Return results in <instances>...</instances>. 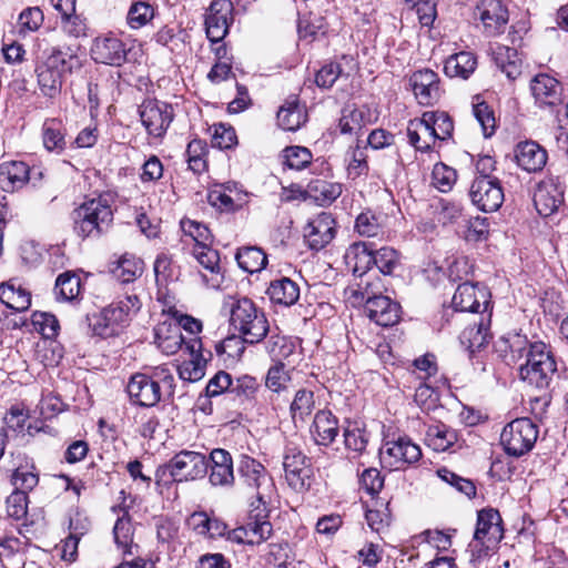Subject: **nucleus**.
Masks as SVG:
<instances>
[{
  "mask_svg": "<svg viewBox=\"0 0 568 568\" xmlns=\"http://www.w3.org/2000/svg\"><path fill=\"white\" fill-rule=\"evenodd\" d=\"M251 545L261 544L272 535V525L268 520V504L274 495V484L260 463L251 459Z\"/></svg>",
  "mask_w": 568,
  "mask_h": 568,
  "instance_id": "1",
  "label": "nucleus"
},
{
  "mask_svg": "<svg viewBox=\"0 0 568 568\" xmlns=\"http://www.w3.org/2000/svg\"><path fill=\"white\" fill-rule=\"evenodd\" d=\"M79 67L75 55L58 48L45 50L41 57H38L34 68L41 92L49 98L58 95L64 74L71 73Z\"/></svg>",
  "mask_w": 568,
  "mask_h": 568,
  "instance_id": "2",
  "label": "nucleus"
},
{
  "mask_svg": "<svg viewBox=\"0 0 568 568\" xmlns=\"http://www.w3.org/2000/svg\"><path fill=\"white\" fill-rule=\"evenodd\" d=\"M74 233L81 239H99L113 222L109 199L100 195L85 200L71 213Z\"/></svg>",
  "mask_w": 568,
  "mask_h": 568,
  "instance_id": "3",
  "label": "nucleus"
},
{
  "mask_svg": "<svg viewBox=\"0 0 568 568\" xmlns=\"http://www.w3.org/2000/svg\"><path fill=\"white\" fill-rule=\"evenodd\" d=\"M556 372V361L548 346L542 342L532 343L526 352L525 364L519 366L520 378L536 388L545 389Z\"/></svg>",
  "mask_w": 568,
  "mask_h": 568,
  "instance_id": "4",
  "label": "nucleus"
},
{
  "mask_svg": "<svg viewBox=\"0 0 568 568\" xmlns=\"http://www.w3.org/2000/svg\"><path fill=\"white\" fill-rule=\"evenodd\" d=\"M369 283L363 286V281L357 284V288H352V297L356 302H365V312L371 321L379 326L388 327L398 323L400 317V306L388 296L375 295L369 291Z\"/></svg>",
  "mask_w": 568,
  "mask_h": 568,
  "instance_id": "5",
  "label": "nucleus"
},
{
  "mask_svg": "<svg viewBox=\"0 0 568 568\" xmlns=\"http://www.w3.org/2000/svg\"><path fill=\"white\" fill-rule=\"evenodd\" d=\"M538 433V427L531 419L516 418L504 427L500 434V444L507 455L520 457L532 449Z\"/></svg>",
  "mask_w": 568,
  "mask_h": 568,
  "instance_id": "6",
  "label": "nucleus"
},
{
  "mask_svg": "<svg viewBox=\"0 0 568 568\" xmlns=\"http://www.w3.org/2000/svg\"><path fill=\"white\" fill-rule=\"evenodd\" d=\"M283 468L288 486L297 493L311 487L313 468L311 459L296 446L287 445L283 456Z\"/></svg>",
  "mask_w": 568,
  "mask_h": 568,
  "instance_id": "7",
  "label": "nucleus"
},
{
  "mask_svg": "<svg viewBox=\"0 0 568 568\" xmlns=\"http://www.w3.org/2000/svg\"><path fill=\"white\" fill-rule=\"evenodd\" d=\"M501 521L500 514L496 509L488 508L478 511L474 542L470 545L476 549L478 556L486 555L503 539Z\"/></svg>",
  "mask_w": 568,
  "mask_h": 568,
  "instance_id": "8",
  "label": "nucleus"
},
{
  "mask_svg": "<svg viewBox=\"0 0 568 568\" xmlns=\"http://www.w3.org/2000/svg\"><path fill=\"white\" fill-rule=\"evenodd\" d=\"M381 462L390 470L405 469L408 465L417 463L422 457L420 447L407 436L387 440L379 452Z\"/></svg>",
  "mask_w": 568,
  "mask_h": 568,
  "instance_id": "9",
  "label": "nucleus"
},
{
  "mask_svg": "<svg viewBox=\"0 0 568 568\" xmlns=\"http://www.w3.org/2000/svg\"><path fill=\"white\" fill-rule=\"evenodd\" d=\"M247 318L248 313L241 301H239L231 310L230 323L234 332L216 346L217 353L226 354L232 358L241 357L244 354L246 343L244 336L248 334Z\"/></svg>",
  "mask_w": 568,
  "mask_h": 568,
  "instance_id": "10",
  "label": "nucleus"
},
{
  "mask_svg": "<svg viewBox=\"0 0 568 568\" xmlns=\"http://www.w3.org/2000/svg\"><path fill=\"white\" fill-rule=\"evenodd\" d=\"M209 466L210 463L203 454L181 450L172 457L166 467L175 481H187L203 478Z\"/></svg>",
  "mask_w": 568,
  "mask_h": 568,
  "instance_id": "11",
  "label": "nucleus"
},
{
  "mask_svg": "<svg viewBox=\"0 0 568 568\" xmlns=\"http://www.w3.org/2000/svg\"><path fill=\"white\" fill-rule=\"evenodd\" d=\"M469 196L471 203L483 212H495L504 202V191L497 178H475Z\"/></svg>",
  "mask_w": 568,
  "mask_h": 568,
  "instance_id": "12",
  "label": "nucleus"
},
{
  "mask_svg": "<svg viewBox=\"0 0 568 568\" xmlns=\"http://www.w3.org/2000/svg\"><path fill=\"white\" fill-rule=\"evenodd\" d=\"M233 21V3L230 0H213L204 14V26L211 43H219L229 33Z\"/></svg>",
  "mask_w": 568,
  "mask_h": 568,
  "instance_id": "13",
  "label": "nucleus"
},
{
  "mask_svg": "<svg viewBox=\"0 0 568 568\" xmlns=\"http://www.w3.org/2000/svg\"><path fill=\"white\" fill-rule=\"evenodd\" d=\"M142 124L154 138H162L173 121V109L170 104L158 100H145L139 108Z\"/></svg>",
  "mask_w": 568,
  "mask_h": 568,
  "instance_id": "14",
  "label": "nucleus"
},
{
  "mask_svg": "<svg viewBox=\"0 0 568 568\" xmlns=\"http://www.w3.org/2000/svg\"><path fill=\"white\" fill-rule=\"evenodd\" d=\"M489 297L485 286L465 282L456 288L452 305L459 312L483 313L488 310Z\"/></svg>",
  "mask_w": 568,
  "mask_h": 568,
  "instance_id": "15",
  "label": "nucleus"
},
{
  "mask_svg": "<svg viewBox=\"0 0 568 568\" xmlns=\"http://www.w3.org/2000/svg\"><path fill=\"white\" fill-rule=\"evenodd\" d=\"M129 53L122 40L111 34L97 37L91 47V57L95 62L113 67L129 61Z\"/></svg>",
  "mask_w": 568,
  "mask_h": 568,
  "instance_id": "16",
  "label": "nucleus"
},
{
  "mask_svg": "<svg viewBox=\"0 0 568 568\" xmlns=\"http://www.w3.org/2000/svg\"><path fill=\"white\" fill-rule=\"evenodd\" d=\"M535 104L541 109H554L562 102V87L560 82L547 73H538L529 84Z\"/></svg>",
  "mask_w": 568,
  "mask_h": 568,
  "instance_id": "17",
  "label": "nucleus"
},
{
  "mask_svg": "<svg viewBox=\"0 0 568 568\" xmlns=\"http://www.w3.org/2000/svg\"><path fill=\"white\" fill-rule=\"evenodd\" d=\"M126 392L132 403L142 407H153L162 398L161 388L151 374H134L126 385Z\"/></svg>",
  "mask_w": 568,
  "mask_h": 568,
  "instance_id": "18",
  "label": "nucleus"
},
{
  "mask_svg": "<svg viewBox=\"0 0 568 568\" xmlns=\"http://www.w3.org/2000/svg\"><path fill=\"white\" fill-rule=\"evenodd\" d=\"M335 236V220L329 213H321L304 227V239L308 247L318 251Z\"/></svg>",
  "mask_w": 568,
  "mask_h": 568,
  "instance_id": "19",
  "label": "nucleus"
},
{
  "mask_svg": "<svg viewBox=\"0 0 568 568\" xmlns=\"http://www.w3.org/2000/svg\"><path fill=\"white\" fill-rule=\"evenodd\" d=\"M410 84L416 99L423 105H430L440 97L438 74L430 69L414 72Z\"/></svg>",
  "mask_w": 568,
  "mask_h": 568,
  "instance_id": "20",
  "label": "nucleus"
},
{
  "mask_svg": "<svg viewBox=\"0 0 568 568\" xmlns=\"http://www.w3.org/2000/svg\"><path fill=\"white\" fill-rule=\"evenodd\" d=\"M515 160L521 170L528 173H537L545 168L548 154L540 144L529 140L516 145Z\"/></svg>",
  "mask_w": 568,
  "mask_h": 568,
  "instance_id": "21",
  "label": "nucleus"
},
{
  "mask_svg": "<svg viewBox=\"0 0 568 568\" xmlns=\"http://www.w3.org/2000/svg\"><path fill=\"white\" fill-rule=\"evenodd\" d=\"M488 34L497 33L508 21V11L500 0H481L474 11Z\"/></svg>",
  "mask_w": 568,
  "mask_h": 568,
  "instance_id": "22",
  "label": "nucleus"
},
{
  "mask_svg": "<svg viewBox=\"0 0 568 568\" xmlns=\"http://www.w3.org/2000/svg\"><path fill=\"white\" fill-rule=\"evenodd\" d=\"M33 171L21 161H7L0 163V189L4 192H14L21 189Z\"/></svg>",
  "mask_w": 568,
  "mask_h": 568,
  "instance_id": "23",
  "label": "nucleus"
},
{
  "mask_svg": "<svg viewBox=\"0 0 568 568\" xmlns=\"http://www.w3.org/2000/svg\"><path fill=\"white\" fill-rule=\"evenodd\" d=\"M374 261V250L366 242L353 243L345 253L346 265L359 277L372 268Z\"/></svg>",
  "mask_w": 568,
  "mask_h": 568,
  "instance_id": "24",
  "label": "nucleus"
},
{
  "mask_svg": "<svg viewBox=\"0 0 568 568\" xmlns=\"http://www.w3.org/2000/svg\"><path fill=\"white\" fill-rule=\"evenodd\" d=\"M337 418L329 410H318L315 414L311 434L317 445L328 446L338 435Z\"/></svg>",
  "mask_w": 568,
  "mask_h": 568,
  "instance_id": "25",
  "label": "nucleus"
},
{
  "mask_svg": "<svg viewBox=\"0 0 568 568\" xmlns=\"http://www.w3.org/2000/svg\"><path fill=\"white\" fill-rule=\"evenodd\" d=\"M211 473L210 481L214 486H225L232 484L233 464L229 452L224 449H213L210 454Z\"/></svg>",
  "mask_w": 568,
  "mask_h": 568,
  "instance_id": "26",
  "label": "nucleus"
},
{
  "mask_svg": "<svg viewBox=\"0 0 568 568\" xmlns=\"http://www.w3.org/2000/svg\"><path fill=\"white\" fill-rule=\"evenodd\" d=\"M307 120L305 106L296 98L285 101L277 112L278 125L285 131L298 130Z\"/></svg>",
  "mask_w": 568,
  "mask_h": 568,
  "instance_id": "27",
  "label": "nucleus"
},
{
  "mask_svg": "<svg viewBox=\"0 0 568 568\" xmlns=\"http://www.w3.org/2000/svg\"><path fill=\"white\" fill-rule=\"evenodd\" d=\"M343 192V185L337 182L315 179L312 180L304 192L306 196L313 199L318 205H328L333 203Z\"/></svg>",
  "mask_w": 568,
  "mask_h": 568,
  "instance_id": "28",
  "label": "nucleus"
},
{
  "mask_svg": "<svg viewBox=\"0 0 568 568\" xmlns=\"http://www.w3.org/2000/svg\"><path fill=\"white\" fill-rule=\"evenodd\" d=\"M534 203L540 215L549 216L562 203V194L554 184L541 183L534 194Z\"/></svg>",
  "mask_w": 568,
  "mask_h": 568,
  "instance_id": "29",
  "label": "nucleus"
},
{
  "mask_svg": "<svg viewBox=\"0 0 568 568\" xmlns=\"http://www.w3.org/2000/svg\"><path fill=\"white\" fill-rule=\"evenodd\" d=\"M266 293L273 303L283 306H292L300 298V286L291 278L282 277L273 281Z\"/></svg>",
  "mask_w": 568,
  "mask_h": 568,
  "instance_id": "30",
  "label": "nucleus"
},
{
  "mask_svg": "<svg viewBox=\"0 0 568 568\" xmlns=\"http://www.w3.org/2000/svg\"><path fill=\"white\" fill-rule=\"evenodd\" d=\"M155 344L163 354H175L184 344L180 326L176 324H160L155 328Z\"/></svg>",
  "mask_w": 568,
  "mask_h": 568,
  "instance_id": "31",
  "label": "nucleus"
},
{
  "mask_svg": "<svg viewBox=\"0 0 568 568\" xmlns=\"http://www.w3.org/2000/svg\"><path fill=\"white\" fill-rule=\"evenodd\" d=\"M494 61L498 69L510 79H517L521 73L520 59L514 48L497 45L494 49Z\"/></svg>",
  "mask_w": 568,
  "mask_h": 568,
  "instance_id": "32",
  "label": "nucleus"
},
{
  "mask_svg": "<svg viewBox=\"0 0 568 568\" xmlns=\"http://www.w3.org/2000/svg\"><path fill=\"white\" fill-rule=\"evenodd\" d=\"M407 138L409 143L420 152L430 151L437 140L422 118L409 121L407 125Z\"/></svg>",
  "mask_w": 568,
  "mask_h": 568,
  "instance_id": "33",
  "label": "nucleus"
},
{
  "mask_svg": "<svg viewBox=\"0 0 568 568\" xmlns=\"http://www.w3.org/2000/svg\"><path fill=\"white\" fill-rule=\"evenodd\" d=\"M477 60L471 52L462 51L450 55L444 65L446 75L467 79L476 69Z\"/></svg>",
  "mask_w": 568,
  "mask_h": 568,
  "instance_id": "34",
  "label": "nucleus"
},
{
  "mask_svg": "<svg viewBox=\"0 0 568 568\" xmlns=\"http://www.w3.org/2000/svg\"><path fill=\"white\" fill-rule=\"evenodd\" d=\"M489 339V327L481 318L468 325L460 334L459 341L463 346L470 353L481 349Z\"/></svg>",
  "mask_w": 568,
  "mask_h": 568,
  "instance_id": "35",
  "label": "nucleus"
},
{
  "mask_svg": "<svg viewBox=\"0 0 568 568\" xmlns=\"http://www.w3.org/2000/svg\"><path fill=\"white\" fill-rule=\"evenodd\" d=\"M368 122L367 110L346 105L342 110L338 128L342 134H357Z\"/></svg>",
  "mask_w": 568,
  "mask_h": 568,
  "instance_id": "36",
  "label": "nucleus"
},
{
  "mask_svg": "<svg viewBox=\"0 0 568 568\" xmlns=\"http://www.w3.org/2000/svg\"><path fill=\"white\" fill-rule=\"evenodd\" d=\"M0 301L16 312L27 311L31 304L30 293L22 287H14L11 284L0 286Z\"/></svg>",
  "mask_w": 568,
  "mask_h": 568,
  "instance_id": "37",
  "label": "nucleus"
},
{
  "mask_svg": "<svg viewBox=\"0 0 568 568\" xmlns=\"http://www.w3.org/2000/svg\"><path fill=\"white\" fill-rule=\"evenodd\" d=\"M422 119L437 140H446L452 136L454 124L446 112L427 111L423 113Z\"/></svg>",
  "mask_w": 568,
  "mask_h": 568,
  "instance_id": "38",
  "label": "nucleus"
},
{
  "mask_svg": "<svg viewBox=\"0 0 568 568\" xmlns=\"http://www.w3.org/2000/svg\"><path fill=\"white\" fill-rule=\"evenodd\" d=\"M426 437L428 445L436 452L447 450L457 440L456 432L444 424L429 426Z\"/></svg>",
  "mask_w": 568,
  "mask_h": 568,
  "instance_id": "39",
  "label": "nucleus"
},
{
  "mask_svg": "<svg viewBox=\"0 0 568 568\" xmlns=\"http://www.w3.org/2000/svg\"><path fill=\"white\" fill-rule=\"evenodd\" d=\"M193 256L205 270L215 275L212 277L210 286L217 287L220 285L217 275L221 271L219 252L212 248L211 245L199 246L193 248Z\"/></svg>",
  "mask_w": 568,
  "mask_h": 568,
  "instance_id": "40",
  "label": "nucleus"
},
{
  "mask_svg": "<svg viewBox=\"0 0 568 568\" xmlns=\"http://www.w3.org/2000/svg\"><path fill=\"white\" fill-rule=\"evenodd\" d=\"M143 270L144 262L126 253L119 260L114 274L122 283H131L142 275Z\"/></svg>",
  "mask_w": 568,
  "mask_h": 568,
  "instance_id": "41",
  "label": "nucleus"
},
{
  "mask_svg": "<svg viewBox=\"0 0 568 568\" xmlns=\"http://www.w3.org/2000/svg\"><path fill=\"white\" fill-rule=\"evenodd\" d=\"M281 159L285 169L301 171L312 163L313 155L307 148L293 145L282 151Z\"/></svg>",
  "mask_w": 568,
  "mask_h": 568,
  "instance_id": "42",
  "label": "nucleus"
},
{
  "mask_svg": "<svg viewBox=\"0 0 568 568\" xmlns=\"http://www.w3.org/2000/svg\"><path fill=\"white\" fill-rule=\"evenodd\" d=\"M81 290V280L73 272H64L55 280V294L63 301H73L78 297Z\"/></svg>",
  "mask_w": 568,
  "mask_h": 568,
  "instance_id": "43",
  "label": "nucleus"
},
{
  "mask_svg": "<svg viewBox=\"0 0 568 568\" xmlns=\"http://www.w3.org/2000/svg\"><path fill=\"white\" fill-rule=\"evenodd\" d=\"M42 138L44 148L50 152L60 153L65 146L61 123L54 119L44 122Z\"/></svg>",
  "mask_w": 568,
  "mask_h": 568,
  "instance_id": "44",
  "label": "nucleus"
},
{
  "mask_svg": "<svg viewBox=\"0 0 568 568\" xmlns=\"http://www.w3.org/2000/svg\"><path fill=\"white\" fill-rule=\"evenodd\" d=\"M141 308V301L136 294H128L116 304H111L106 307V315L111 316L113 321H125L131 314L138 313Z\"/></svg>",
  "mask_w": 568,
  "mask_h": 568,
  "instance_id": "45",
  "label": "nucleus"
},
{
  "mask_svg": "<svg viewBox=\"0 0 568 568\" xmlns=\"http://www.w3.org/2000/svg\"><path fill=\"white\" fill-rule=\"evenodd\" d=\"M207 145L200 139L192 140L186 148L189 169L194 173H202L206 170Z\"/></svg>",
  "mask_w": 568,
  "mask_h": 568,
  "instance_id": "46",
  "label": "nucleus"
},
{
  "mask_svg": "<svg viewBox=\"0 0 568 568\" xmlns=\"http://www.w3.org/2000/svg\"><path fill=\"white\" fill-rule=\"evenodd\" d=\"M180 224L184 235L195 242L194 247L212 244L213 235L205 224L191 219H183Z\"/></svg>",
  "mask_w": 568,
  "mask_h": 568,
  "instance_id": "47",
  "label": "nucleus"
},
{
  "mask_svg": "<svg viewBox=\"0 0 568 568\" xmlns=\"http://www.w3.org/2000/svg\"><path fill=\"white\" fill-rule=\"evenodd\" d=\"M153 17V7L146 1L139 0L131 4L126 14V22L131 29H140L146 26Z\"/></svg>",
  "mask_w": 568,
  "mask_h": 568,
  "instance_id": "48",
  "label": "nucleus"
},
{
  "mask_svg": "<svg viewBox=\"0 0 568 568\" xmlns=\"http://www.w3.org/2000/svg\"><path fill=\"white\" fill-rule=\"evenodd\" d=\"M114 541L124 554H132L133 547V526L130 517L123 515L120 517L113 528Z\"/></svg>",
  "mask_w": 568,
  "mask_h": 568,
  "instance_id": "49",
  "label": "nucleus"
},
{
  "mask_svg": "<svg viewBox=\"0 0 568 568\" xmlns=\"http://www.w3.org/2000/svg\"><path fill=\"white\" fill-rule=\"evenodd\" d=\"M206 361L203 356H195L189 361H184L178 366L179 377L185 382H197L205 375Z\"/></svg>",
  "mask_w": 568,
  "mask_h": 568,
  "instance_id": "50",
  "label": "nucleus"
},
{
  "mask_svg": "<svg viewBox=\"0 0 568 568\" xmlns=\"http://www.w3.org/2000/svg\"><path fill=\"white\" fill-rule=\"evenodd\" d=\"M457 180L456 171L444 164L436 163L432 172V183L440 192H448L453 189Z\"/></svg>",
  "mask_w": 568,
  "mask_h": 568,
  "instance_id": "51",
  "label": "nucleus"
},
{
  "mask_svg": "<svg viewBox=\"0 0 568 568\" xmlns=\"http://www.w3.org/2000/svg\"><path fill=\"white\" fill-rule=\"evenodd\" d=\"M44 21V16L39 7H30L24 9L18 18L19 32L26 34L27 32H34L39 30Z\"/></svg>",
  "mask_w": 568,
  "mask_h": 568,
  "instance_id": "52",
  "label": "nucleus"
},
{
  "mask_svg": "<svg viewBox=\"0 0 568 568\" xmlns=\"http://www.w3.org/2000/svg\"><path fill=\"white\" fill-rule=\"evenodd\" d=\"M342 78H347V74L342 69L338 62H331L323 65L316 73L315 82L322 89H329L333 84Z\"/></svg>",
  "mask_w": 568,
  "mask_h": 568,
  "instance_id": "53",
  "label": "nucleus"
},
{
  "mask_svg": "<svg viewBox=\"0 0 568 568\" xmlns=\"http://www.w3.org/2000/svg\"><path fill=\"white\" fill-rule=\"evenodd\" d=\"M374 265L385 275L392 274L399 264L397 251L387 246L374 251Z\"/></svg>",
  "mask_w": 568,
  "mask_h": 568,
  "instance_id": "54",
  "label": "nucleus"
},
{
  "mask_svg": "<svg viewBox=\"0 0 568 568\" xmlns=\"http://www.w3.org/2000/svg\"><path fill=\"white\" fill-rule=\"evenodd\" d=\"M315 408L314 394L311 390L300 389L296 392L294 400L291 404L293 418L300 416L301 419L307 417Z\"/></svg>",
  "mask_w": 568,
  "mask_h": 568,
  "instance_id": "55",
  "label": "nucleus"
},
{
  "mask_svg": "<svg viewBox=\"0 0 568 568\" xmlns=\"http://www.w3.org/2000/svg\"><path fill=\"white\" fill-rule=\"evenodd\" d=\"M438 476L448 485L456 488L457 491L465 494L467 497L476 495V487L470 479L464 478L447 468L437 470Z\"/></svg>",
  "mask_w": 568,
  "mask_h": 568,
  "instance_id": "56",
  "label": "nucleus"
},
{
  "mask_svg": "<svg viewBox=\"0 0 568 568\" xmlns=\"http://www.w3.org/2000/svg\"><path fill=\"white\" fill-rule=\"evenodd\" d=\"M344 443L347 449L362 453L367 446L368 434L357 425H349L344 429Z\"/></svg>",
  "mask_w": 568,
  "mask_h": 568,
  "instance_id": "57",
  "label": "nucleus"
},
{
  "mask_svg": "<svg viewBox=\"0 0 568 568\" xmlns=\"http://www.w3.org/2000/svg\"><path fill=\"white\" fill-rule=\"evenodd\" d=\"M474 115L480 124L485 138H490L495 133L496 120L493 110L485 102H480L473 108Z\"/></svg>",
  "mask_w": 568,
  "mask_h": 568,
  "instance_id": "58",
  "label": "nucleus"
},
{
  "mask_svg": "<svg viewBox=\"0 0 568 568\" xmlns=\"http://www.w3.org/2000/svg\"><path fill=\"white\" fill-rule=\"evenodd\" d=\"M355 227L361 235L368 237L377 236L382 232L379 217L369 211L357 216Z\"/></svg>",
  "mask_w": 568,
  "mask_h": 568,
  "instance_id": "59",
  "label": "nucleus"
},
{
  "mask_svg": "<svg viewBox=\"0 0 568 568\" xmlns=\"http://www.w3.org/2000/svg\"><path fill=\"white\" fill-rule=\"evenodd\" d=\"M28 511V495L22 490H14L7 498V513L13 519H22Z\"/></svg>",
  "mask_w": 568,
  "mask_h": 568,
  "instance_id": "60",
  "label": "nucleus"
},
{
  "mask_svg": "<svg viewBox=\"0 0 568 568\" xmlns=\"http://www.w3.org/2000/svg\"><path fill=\"white\" fill-rule=\"evenodd\" d=\"M291 377L285 371L284 364L280 363L270 367L265 378V386L268 389L278 393L286 387Z\"/></svg>",
  "mask_w": 568,
  "mask_h": 568,
  "instance_id": "61",
  "label": "nucleus"
},
{
  "mask_svg": "<svg viewBox=\"0 0 568 568\" xmlns=\"http://www.w3.org/2000/svg\"><path fill=\"white\" fill-rule=\"evenodd\" d=\"M237 142L235 131L232 126L223 123L214 124L212 145L219 149H231Z\"/></svg>",
  "mask_w": 568,
  "mask_h": 568,
  "instance_id": "62",
  "label": "nucleus"
},
{
  "mask_svg": "<svg viewBox=\"0 0 568 568\" xmlns=\"http://www.w3.org/2000/svg\"><path fill=\"white\" fill-rule=\"evenodd\" d=\"M106 313V307L103 308L99 314H94L92 317H89L90 326L95 335L106 336L114 332V326L119 325L123 321H113V318Z\"/></svg>",
  "mask_w": 568,
  "mask_h": 568,
  "instance_id": "63",
  "label": "nucleus"
},
{
  "mask_svg": "<svg viewBox=\"0 0 568 568\" xmlns=\"http://www.w3.org/2000/svg\"><path fill=\"white\" fill-rule=\"evenodd\" d=\"M32 323L45 338H52L58 334L59 322L52 314L34 313Z\"/></svg>",
  "mask_w": 568,
  "mask_h": 568,
  "instance_id": "64",
  "label": "nucleus"
}]
</instances>
